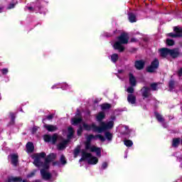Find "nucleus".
Wrapping results in <instances>:
<instances>
[{
    "label": "nucleus",
    "mask_w": 182,
    "mask_h": 182,
    "mask_svg": "<svg viewBox=\"0 0 182 182\" xmlns=\"http://www.w3.org/2000/svg\"><path fill=\"white\" fill-rule=\"evenodd\" d=\"M178 144H180V139H173L172 141V147H178Z\"/></svg>",
    "instance_id": "4be33fe9"
},
{
    "label": "nucleus",
    "mask_w": 182,
    "mask_h": 182,
    "mask_svg": "<svg viewBox=\"0 0 182 182\" xmlns=\"http://www.w3.org/2000/svg\"><path fill=\"white\" fill-rule=\"evenodd\" d=\"M80 161H82V159H80Z\"/></svg>",
    "instance_id": "6e6d98bb"
},
{
    "label": "nucleus",
    "mask_w": 182,
    "mask_h": 182,
    "mask_svg": "<svg viewBox=\"0 0 182 182\" xmlns=\"http://www.w3.org/2000/svg\"><path fill=\"white\" fill-rule=\"evenodd\" d=\"M22 178L21 177L10 176L8 178L6 182H21Z\"/></svg>",
    "instance_id": "dca6fc26"
},
{
    "label": "nucleus",
    "mask_w": 182,
    "mask_h": 182,
    "mask_svg": "<svg viewBox=\"0 0 182 182\" xmlns=\"http://www.w3.org/2000/svg\"><path fill=\"white\" fill-rule=\"evenodd\" d=\"M2 12V8H0V14Z\"/></svg>",
    "instance_id": "864d4df0"
},
{
    "label": "nucleus",
    "mask_w": 182,
    "mask_h": 182,
    "mask_svg": "<svg viewBox=\"0 0 182 182\" xmlns=\"http://www.w3.org/2000/svg\"><path fill=\"white\" fill-rule=\"evenodd\" d=\"M8 159L11 160V163L14 167L19 166V156L18 154H11L9 155Z\"/></svg>",
    "instance_id": "0eeeda50"
},
{
    "label": "nucleus",
    "mask_w": 182,
    "mask_h": 182,
    "mask_svg": "<svg viewBox=\"0 0 182 182\" xmlns=\"http://www.w3.org/2000/svg\"><path fill=\"white\" fill-rule=\"evenodd\" d=\"M105 137L106 139H107V140H112V138L113 137V136L110 132H105Z\"/></svg>",
    "instance_id": "473e14b6"
},
{
    "label": "nucleus",
    "mask_w": 182,
    "mask_h": 182,
    "mask_svg": "<svg viewBox=\"0 0 182 182\" xmlns=\"http://www.w3.org/2000/svg\"><path fill=\"white\" fill-rule=\"evenodd\" d=\"M68 140H64L63 142L60 143L58 145V150H64V149H66V144H68Z\"/></svg>",
    "instance_id": "a211bd4d"
},
{
    "label": "nucleus",
    "mask_w": 182,
    "mask_h": 182,
    "mask_svg": "<svg viewBox=\"0 0 182 182\" xmlns=\"http://www.w3.org/2000/svg\"><path fill=\"white\" fill-rule=\"evenodd\" d=\"M60 161V163L63 164V165L66 164V158H65L64 155H61Z\"/></svg>",
    "instance_id": "72a5a7b5"
},
{
    "label": "nucleus",
    "mask_w": 182,
    "mask_h": 182,
    "mask_svg": "<svg viewBox=\"0 0 182 182\" xmlns=\"http://www.w3.org/2000/svg\"><path fill=\"white\" fill-rule=\"evenodd\" d=\"M159 60L157 58H155L154 60H153L151 63V65L147 67L146 72H149V73H153L156 70V69L159 68Z\"/></svg>",
    "instance_id": "423d86ee"
},
{
    "label": "nucleus",
    "mask_w": 182,
    "mask_h": 182,
    "mask_svg": "<svg viewBox=\"0 0 182 182\" xmlns=\"http://www.w3.org/2000/svg\"><path fill=\"white\" fill-rule=\"evenodd\" d=\"M105 112H100L97 116V122H102V119L105 118Z\"/></svg>",
    "instance_id": "a878e982"
},
{
    "label": "nucleus",
    "mask_w": 182,
    "mask_h": 182,
    "mask_svg": "<svg viewBox=\"0 0 182 182\" xmlns=\"http://www.w3.org/2000/svg\"><path fill=\"white\" fill-rule=\"evenodd\" d=\"M174 85H175L174 80H171L169 81V88L173 89L174 87Z\"/></svg>",
    "instance_id": "4c0bfd02"
},
{
    "label": "nucleus",
    "mask_w": 182,
    "mask_h": 182,
    "mask_svg": "<svg viewBox=\"0 0 182 182\" xmlns=\"http://www.w3.org/2000/svg\"><path fill=\"white\" fill-rule=\"evenodd\" d=\"M112 107V105L110 104H102L101 105V108L102 110H108V109H110Z\"/></svg>",
    "instance_id": "c85d7f7f"
},
{
    "label": "nucleus",
    "mask_w": 182,
    "mask_h": 182,
    "mask_svg": "<svg viewBox=\"0 0 182 182\" xmlns=\"http://www.w3.org/2000/svg\"><path fill=\"white\" fill-rule=\"evenodd\" d=\"M96 140V136H94L93 134H90L86 136V141L85 143V150H90L92 153H96V155L98 157H101L102 156V149L97 146H92L90 144V141L92 140Z\"/></svg>",
    "instance_id": "7ed1b4c3"
},
{
    "label": "nucleus",
    "mask_w": 182,
    "mask_h": 182,
    "mask_svg": "<svg viewBox=\"0 0 182 182\" xmlns=\"http://www.w3.org/2000/svg\"><path fill=\"white\" fill-rule=\"evenodd\" d=\"M53 166H56V162L53 163Z\"/></svg>",
    "instance_id": "603ef678"
},
{
    "label": "nucleus",
    "mask_w": 182,
    "mask_h": 182,
    "mask_svg": "<svg viewBox=\"0 0 182 182\" xmlns=\"http://www.w3.org/2000/svg\"><path fill=\"white\" fill-rule=\"evenodd\" d=\"M44 127L48 132H56L58 130V126L56 125L45 124Z\"/></svg>",
    "instance_id": "4468645a"
},
{
    "label": "nucleus",
    "mask_w": 182,
    "mask_h": 182,
    "mask_svg": "<svg viewBox=\"0 0 182 182\" xmlns=\"http://www.w3.org/2000/svg\"><path fill=\"white\" fill-rule=\"evenodd\" d=\"M55 159H56V154H49V155L46 157V161H48V162L50 163V161H53V160H55Z\"/></svg>",
    "instance_id": "aec40b11"
},
{
    "label": "nucleus",
    "mask_w": 182,
    "mask_h": 182,
    "mask_svg": "<svg viewBox=\"0 0 182 182\" xmlns=\"http://www.w3.org/2000/svg\"><path fill=\"white\" fill-rule=\"evenodd\" d=\"M114 124V122H113V121H109L107 123L102 122L99 127H96L95 124H92V126H90L87 124H83V127L85 130H91L92 127V129H94V132H97V133H103V132H106V130L113 129Z\"/></svg>",
    "instance_id": "f257e3e1"
},
{
    "label": "nucleus",
    "mask_w": 182,
    "mask_h": 182,
    "mask_svg": "<svg viewBox=\"0 0 182 182\" xmlns=\"http://www.w3.org/2000/svg\"><path fill=\"white\" fill-rule=\"evenodd\" d=\"M47 119L48 120H52V119H53V114H50L47 117Z\"/></svg>",
    "instance_id": "a18cd8bd"
},
{
    "label": "nucleus",
    "mask_w": 182,
    "mask_h": 182,
    "mask_svg": "<svg viewBox=\"0 0 182 182\" xmlns=\"http://www.w3.org/2000/svg\"><path fill=\"white\" fill-rule=\"evenodd\" d=\"M44 140L45 141H50L52 140V136H50V135H45Z\"/></svg>",
    "instance_id": "e433bc0d"
},
{
    "label": "nucleus",
    "mask_w": 182,
    "mask_h": 182,
    "mask_svg": "<svg viewBox=\"0 0 182 182\" xmlns=\"http://www.w3.org/2000/svg\"><path fill=\"white\" fill-rule=\"evenodd\" d=\"M82 122V118H73L72 124L76 125Z\"/></svg>",
    "instance_id": "b1692460"
},
{
    "label": "nucleus",
    "mask_w": 182,
    "mask_h": 182,
    "mask_svg": "<svg viewBox=\"0 0 182 182\" xmlns=\"http://www.w3.org/2000/svg\"><path fill=\"white\" fill-rule=\"evenodd\" d=\"M36 130H38L36 127L33 128V133H36Z\"/></svg>",
    "instance_id": "8fccbe9b"
},
{
    "label": "nucleus",
    "mask_w": 182,
    "mask_h": 182,
    "mask_svg": "<svg viewBox=\"0 0 182 182\" xmlns=\"http://www.w3.org/2000/svg\"><path fill=\"white\" fill-rule=\"evenodd\" d=\"M117 39L119 41L115 42L113 47L117 50H119V52H123L124 47L122 44L127 45V43H129V34L127 33H122L120 36L117 37Z\"/></svg>",
    "instance_id": "20e7f679"
},
{
    "label": "nucleus",
    "mask_w": 182,
    "mask_h": 182,
    "mask_svg": "<svg viewBox=\"0 0 182 182\" xmlns=\"http://www.w3.org/2000/svg\"><path fill=\"white\" fill-rule=\"evenodd\" d=\"M129 83L132 86H136V77L132 73L129 74Z\"/></svg>",
    "instance_id": "6ab92c4d"
},
{
    "label": "nucleus",
    "mask_w": 182,
    "mask_h": 182,
    "mask_svg": "<svg viewBox=\"0 0 182 182\" xmlns=\"http://www.w3.org/2000/svg\"><path fill=\"white\" fill-rule=\"evenodd\" d=\"M79 153H80V146H77L74 150V157H77V156H79Z\"/></svg>",
    "instance_id": "c756f323"
},
{
    "label": "nucleus",
    "mask_w": 182,
    "mask_h": 182,
    "mask_svg": "<svg viewBox=\"0 0 182 182\" xmlns=\"http://www.w3.org/2000/svg\"><path fill=\"white\" fill-rule=\"evenodd\" d=\"M127 92L128 93H133L134 92V89L133 88V87H129L127 89Z\"/></svg>",
    "instance_id": "ea45409f"
},
{
    "label": "nucleus",
    "mask_w": 182,
    "mask_h": 182,
    "mask_svg": "<svg viewBox=\"0 0 182 182\" xmlns=\"http://www.w3.org/2000/svg\"><path fill=\"white\" fill-rule=\"evenodd\" d=\"M33 150H35V146L32 142H28L26 144V151L27 153H33Z\"/></svg>",
    "instance_id": "2eb2a0df"
},
{
    "label": "nucleus",
    "mask_w": 182,
    "mask_h": 182,
    "mask_svg": "<svg viewBox=\"0 0 182 182\" xmlns=\"http://www.w3.org/2000/svg\"><path fill=\"white\" fill-rule=\"evenodd\" d=\"M129 16V21L132 23L133 22H136V15H134V14L132 13H129L128 14Z\"/></svg>",
    "instance_id": "5701e85b"
},
{
    "label": "nucleus",
    "mask_w": 182,
    "mask_h": 182,
    "mask_svg": "<svg viewBox=\"0 0 182 182\" xmlns=\"http://www.w3.org/2000/svg\"><path fill=\"white\" fill-rule=\"evenodd\" d=\"M23 182H28V181H26V180H23Z\"/></svg>",
    "instance_id": "5fc2aeb1"
},
{
    "label": "nucleus",
    "mask_w": 182,
    "mask_h": 182,
    "mask_svg": "<svg viewBox=\"0 0 182 182\" xmlns=\"http://www.w3.org/2000/svg\"><path fill=\"white\" fill-rule=\"evenodd\" d=\"M144 65L145 63L144 60H137L135 62V68L138 70H141L142 69H144Z\"/></svg>",
    "instance_id": "f8f14e48"
},
{
    "label": "nucleus",
    "mask_w": 182,
    "mask_h": 182,
    "mask_svg": "<svg viewBox=\"0 0 182 182\" xmlns=\"http://www.w3.org/2000/svg\"><path fill=\"white\" fill-rule=\"evenodd\" d=\"M41 174L43 180H50V178H52V174L45 171V169L41 170Z\"/></svg>",
    "instance_id": "9b49d317"
},
{
    "label": "nucleus",
    "mask_w": 182,
    "mask_h": 182,
    "mask_svg": "<svg viewBox=\"0 0 182 182\" xmlns=\"http://www.w3.org/2000/svg\"><path fill=\"white\" fill-rule=\"evenodd\" d=\"M28 9H29L30 11H32V7H28Z\"/></svg>",
    "instance_id": "3c124183"
},
{
    "label": "nucleus",
    "mask_w": 182,
    "mask_h": 182,
    "mask_svg": "<svg viewBox=\"0 0 182 182\" xmlns=\"http://www.w3.org/2000/svg\"><path fill=\"white\" fill-rule=\"evenodd\" d=\"M59 138V136L58 135V134H54L52 136H51V143H53V144H55V143H56V140H58V139Z\"/></svg>",
    "instance_id": "cd10ccee"
},
{
    "label": "nucleus",
    "mask_w": 182,
    "mask_h": 182,
    "mask_svg": "<svg viewBox=\"0 0 182 182\" xmlns=\"http://www.w3.org/2000/svg\"><path fill=\"white\" fill-rule=\"evenodd\" d=\"M178 55H180V52L178 49H169V56H171V58H178Z\"/></svg>",
    "instance_id": "ddd939ff"
},
{
    "label": "nucleus",
    "mask_w": 182,
    "mask_h": 182,
    "mask_svg": "<svg viewBox=\"0 0 182 182\" xmlns=\"http://www.w3.org/2000/svg\"><path fill=\"white\" fill-rule=\"evenodd\" d=\"M131 42H137V39H136V38H131Z\"/></svg>",
    "instance_id": "09e8293b"
},
{
    "label": "nucleus",
    "mask_w": 182,
    "mask_h": 182,
    "mask_svg": "<svg viewBox=\"0 0 182 182\" xmlns=\"http://www.w3.org/2000/svg\"><path fill=\"white\" fill-rule=\"evenodd\" d=\"M83 159H90L88 160L89 164H97L99 159L96 156H92V154L86 152V150L82 149L81 151Z\"/></svg>",
    "instance_id": "39448f33"
},
{
    "label": "nucleus",
    "mask_w": 182,
    "mask_h": 182,
    "mask_svg": "<svg viewBox=\"0 0 182 182\" xmlns=\"http://www.w3.org/2000/svg\"><path fill=\"white\" fill-rule=\"evenodd\" d=\"M7 72H8V69H6V68H4V69L2 70L3 75H6Z\"/></svg>",
    "instance_id": "49530a36"
},
{
    "label": "nucleus",
    "mask_w": 182,
    "mask_h": 182,
    "mask_svg": "<svg viewBox=\"0 0 182 182\" xmlns=\"http://www.w3.org/2000/svg\"><path fill=\"white\" fill-rule=\"evenodd\" d=\"M160 55L161 58H167L170 55V49L167 48H163L159 49Z\"/></svg>",
    "instance_id": "9d476101"
},
{
    "label": "nucleus",
    "mask_w": 182,
    "mask_h": 182,
    "mask_svg": "<svg viewBox=\"0 0 182 182\" xmlns=\"http://www.w3.org/2000/svg\"><path fill=\"white\" fill-rule=\"evenodd\" d=\"M82 126L80 127V128L78 129V130L77 131V136H80L82 134Z\"/></svg>",
    "instance_id": "79ce46f5"
},
{
    "label": "nucleus",
    "mask_w": 182,
    "mask_h": 182,
    "mask_svg": "<svg viewBox=\"0 0 182 182\" xmlns=\"http://www.w3.org/2000/svg\"><path fill=\"white\" fill-rule=\"evenodd\" d=\"M10 114H11V120L12 122H14L15 120V114L11 113Z\"/></svg>",
    "instance_id": "c03bdc74"
},
{
    "label": "nucleus",
    "mask_w": 182,
    "mask_h": 182,
    "mask_svg": "<svg viewBox=\"0 0 182 182\" xmlns=\"http://www.w3.org/2000/svg\"><path fill=\"white\" fill-rule=\"evenodd\" d=\"M111 60L112 62L116 63V62H117V60H119V55H117V53L112 54L111 55Z\"/></svg>",
    "instance_id": "393cba45"
},
{
    "label": "nucleus",
    "mask_w": 182,
    "mask_h": 182,
    "mask_svg": "<svg viewBox=\"0 0 182 182\" xmlns=\"http://www.w3.org/2000/svg\"><path fill=\"white\" fill-rule=\"evenodd\" d=\"M35 174H36V170H34L32 172H31L30 173H28L27 175V178H31V177H33V176H35Z\"/></svg>",
    "instance_id": "c9c22d12"
},
{
    "label": "nucleus",
    "mask_w": 182,
    "mask_h": 182,
    "mask_svg": "<svg viewBox=\"0 0 182 182\" xmlns=\"http://www.w3.org/2000/svg\"><path fill=\"white\" fill-rule=\"evenodd\" d=\"M127 100L131 105H134V103H136V96L130 94L127 97Z\"/></svg>",
    "instance_id": "f3484780"
},
{
    "label": "nucleus",
    "mask_w": 182,
    "mask_h": 182,
    "mask_svg": "<svg viewBox=\"0 0 182 182\" xmlns=\"http://www.w3.org/2000/svg\"><path fill=\"white\" fill-rule=\"evenodd\" d=\"M46 157V154L45 152H41L38 154H34L32 156V159H33V164L34 166H36V167H43V168H49V161H46L43 164L42 161V159H45Z\"/></svg>",
    "instance_id": "f03ea898"
},
{
    "label": "nucleus",
    "mask_w": 182,
    "mask_h": 182,
    "mask_svg": "<svg viewBox=\"0 0 182 182\" xmlns=\"http://www.w3.org/2000/svg\"><path fill=\"white\" fill-rule=\"evenodd\" d=\"M151 87L152 90H157V83L151 84Z\"/></svg>",
    "instance_id": "58836bf2"
},
{
    "label": "nucleus",
    "mask_w": 182,
    "mask_h": 182,
    "mask_svg": "<svg viewBox=\"0 0 182 182\" xmlns=\"http://www.w3.org/2000/svg\"><path fill=\"white\" fill-rule=\"evenodd\" d=\"M155 116H156L157 120L159 121L161 123L164 122V118L163 117V116H161V114H160L157 112H155Z\"/></svg>",
    "instance_id": "bb28decb"
},
{
    "label": "nucleus",
    "mask_w": 182,
    "mask_h": 182,
    "mask_svg": "<svg viewBox=\"0 0 182 182\" xmlns=\"http://www.w3.org/2000/svg\"><path fill=\"white\" fill-rule=\"evenodd\" d=\"M124 143L127 147H132L133 146V141L132 140H125Z\"/></svg>",
    "instance_id": "2f4dec72"
},
{
    "label": "nucleus",
    "mask_w": 182,
    "mask_h": 182,
    "mask_svg": "<svg viewBox=\"0 0 182 182\" xmlns=\"http://www.w3.org/2000/svg\"><path fill=\"white\" fill-rule=\"evenodd\" d=\"M97 139L101 141H106V138H105L102 134L95 135V140H97Z\"/></svg>",
    "instance_id": "7c9ffc66"
},
{
    "label": "nucleus",
    "mask_w": 182,
    "mask_h": 182,
    "mask_svg": "<svg viewBox=\"0 0 182 182\" xmlns=\"http://www.w3.org/2000/svg\"><path fill=\"white\" fill-rule=\"evenodd\" d=\"M12 8H15V4H10L9 6L7 7V9H12Z\"/></svg>",
    "instance_id": "37998d69"
},
{
    "label": "nucleus",
    "mask_w": 182,
    "mask_h": 182,
    "mask_svg": "<svg viewBox=\"0 0 182 182\" xmlns=\"http://www.w3.org/2000/svg\"><path fill=\"white\" fill-rule=\"evenodd\" d=\"M73 133H75L73 128H72L71 127H69L68 134L67 135L68 139H72V137H73Z\"/></svg>",
    "instance_id": "412c9836"
},
{
    "label": "nucleus",
    "mask_w": 182,
    "mask_h": 182,
    "mask_svg": "<svg viewBox=\"0 0 182 182\" xmlns=\"http://www.w3.org/2000/svg\"><path fill=\"white\" fill-rule=\"evenodd\" d=\"M166 43H167V45H168V46H173V45H174V41H173L171 39H167Z\"/></svg>",
    "instance_id": "f704fd0d"
},
{
    "label": "nucleus",
    "mask_w": 182,
    "mask_h": 182,
    "mask_svg": "<svg viewBox=\"0 0 182 182\" xmlns=\"http://www.w3.org/2000/svg\"><path fill=\"white\" fill-rule=\"evenodd\" d=\"M178 76L181 77L182 76V68H181L178 72Z\"/></svg>",
    "instance_id": "de8ad7c7"
},
{
    "label": "nucleus",
    "mask_w": 182,
    "mask_h": 182,
    "mask_svg": "<svg viewBox=\"0 0 182 182\" xmlns=\"http://www.w3.org/2000/svg\"><path fill=\"white\" fill-rule=\"evenodd\" d=\"M107 166H108L107 162H103V163H102V166H101V168H102V170H105V168H107Z\"/></svg>",
    "instance_id": "a19ab883"
},
{
    "label": "nucleus",
    "mask_w": 182,
    "mask_h": 182,
    "mask_svg": "<svg viewBox=\"0 0 182 182\" xmlns=\"http://www.w3.org/2000/svg\"><path fill=\"white\" fill-rule=\"evenodd\" d=\"M174 33H170L168 34V36L171 38H181L182 36V28L178 27H174L173 28Z\"/></svg>",
    "instance_id": "6e6552de"
},
{
    "label": "nucleus",
    "mask_w": 182,
    "mask_h": 182,
    "mask_svg": "<svg viewBox=\"0 0 182 182\" xmlns=\"http://www.w3.org/2000/svg\"><path fill=\"white\" fill-rule=\"evenodd\" d=\"M141 95L144 97V99H146L147 97H150L151 96V93H150V88L147 87H143L141 90Z\"/></svg>",
    "instance_id": "1a4fd4ad"
}]
</instances>
